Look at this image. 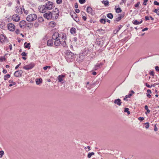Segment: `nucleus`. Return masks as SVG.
<instances>
[{
  "mask_svg": "<svg viewBox=\"0 0 159 159\" xmlns=\"http://www.w3.org/2000/svg\"><path fill=\"white\" fill-rule=\"evenodd\" d=\"M62 0H56V2L57 4H60L62 3Z\"/></svg>",
  "mask_w": 159,
  "mask_h": 159,
  "instance_id": "37998d69",
  "label": "nucleus"
},
{
  "mask_svg": "<svg viewBox=\"0 0 159 159\" xmlns=\"http://www.w3.org/2000/svg\"><path fill=\"white\" fill-rule=\"evenodd\" d=\"M75 7L76 8H77L78 7L77 3L76 2L75 4Z\"/></svg>",
  "mask_w": 159,
  "mask_h": 159,
  "instance_id": "69168bd1",
  "label": "nucleus"
},
{
  "mask_svg": "<svg viewBox=\"0 0 159 159\" xmlns=\"http://www.w3.org/2000/svg\"><path fill=\"white\" fill-rule=\"evenodd\" d=\"M94 153L93 152H89L88 154L87 157L89 158H90L91 156L94 155Z\"/></svg>",
  "mask_w": 159,
  "mask_h": 159,
  "instance_id": "72a5a7b5",
  "label": "nucleus"
},
{
  "mask_svg": "<svg viewBox=\"0 0 159 159\" xmlns=\"http://www.w3.org/2000/svg\"><path fill=\"white\" fill-rule=\"evenodd\" d=\"M145 85L148 88H151L152 87V85L151 86H150V85H149L147 83H146L145 84Z\"/></svg>",
  "mask_w": 159,
  "mask_h": 159,
  "instance_id": "4d7b16f0",
  "label": "nucleus"
},
{
  "mask_svg": "<svg viewBox=\"0 0 159 159\" xmlns=\"http://www.w3.org/2000/svg\"><path fill=\"white\" fill-rule=\"evenodd\" d=\"M155 69L157 71L159 72V67L158 66H156Z\"/></svg>",
  "mask_w": 159,
  "mask_h": 159,
  "instance_id": "8fccbe9b",
  "label": "nucleus"
},
{
  "mask_svg": "<svg viewBox=\"0 0 159 159\" xmlns=\"http://www.w3.org/2000/svg\"><path fill=\"white\" fill-rule=\"evenodd\" d=\"M15 33L16 34H18L20 33V31L19 29H16L15 31Z\"/></svg>",
  "mask_w": 159,
  "mask_h": 159,
  "instance_id": "864d4df0",
  "label": "nucleus"
},
{
  "mask_svg": "<svg viewBox=\"0 0 159 159\" xmlns=\"http://www.w3.org/2000/svg\"><path fill=\"white\" fill-rule=\"evenodd\" d=\"M70 15L71 17H72L76 22L79 21V19L77 17V15L75 12H71L70 13Z\"/></svg>",
  "mask_w": 159,
  "mask_h": 159,
  "instance_id": "1a4fd4ad",
  "label": "nucleus"
},
{
  "mask_svg": "<svg viewBox=\"0 0 159 159\" xmlns=\"http://www.w3.org/2000/svg\"><path fill=\"white\" fill-rule=\"evenodd\" d=\"M148 30V28H145L144 29H143L142 30V31L143 32L144 31H145L146 30Z\"/></svg>",
  "mask_w": 159,
  "mask_h": 159,
  "instance_id": "0e129e2a",
  "label": "nucleus"
},
{
  "mask_svg": "<svg viewBox=\"0 0 159 159\" xmlns=\"http://www.w3.org/2000/svg\"><path fill=\"white\" fill-rule=\"evenodd\" d=\"M123 25H120L118 26V30H117V32H118L120 29L122 27Z\"/></svg>",
  "mask_w": 159,
  "mask_h": 159,
  "instance_id": "5fc2aeb1",
  "label": "nucleus"
},
{
  "mask_svg": "<svg viewBox=\"0 0 159 159\" xmlns=\"http://www.w3.org/2000/svg\"><path fill=\"white\" fill-rule=\"evenodd\" d=\"M54 44L55 46L58 47L60 44H62V42L61 41L60 39H58L57 40L53 41Z\"/></svg>",
  "mask_w": 159,
  "mask_h": 159,
  "instance_id": "dca6fc26",
  "label": "nucleus"
},
{
  "mask_svg": "<svg viewBox=\"0 0 159 159\" xmlns=\"http://www.w3.org/2000/svg\"><path fill=\"white\" fill-rule=\"evenodd\" d=\"M82 19L84 20L85 21L86 20L87 18H86V16H82Z\"/></svg>",
  "mask_w": 159,
  "mask_h": 159,
  "instance_id": "680f3d73",
  "label": "nucleus"
},
{
  "mask_svg": "<svg viewBox=\"0 0 159 159\" xmlns=\"http://www.w3.org/2000/svg\"><path fill=\"white\" fill-rule=\"evenodd\" d=\"M76 31V29L74 27L71 28L70 30V33L72 34H74L75 33Z\"/></svg>",
  "mask_w": 159,
  "mask_h": 159,
  "instance_id": "393cba45",
  "label": "nucleus"
},
{
  "mask_svg": "<svg viewBox=\"0 0 159 159\" xmlns=\"http://www.w3.org/2000/svg\"><path fill=\"white\" fill-rule=\"evenodd\" d=\"M25 27H27L29 28V29H30L33 26V24L31 23H27L25 25Z\"/></svg>",
  "mask_w": 159,
  "mask_h": 159,
  "instance_id": "a878e982",
  "label": "nucleus"
},
{
  "mask_svg": "<svg viewBox=\"0 0 159 159\" xmlns=\"http://www.w3.org/2000/svg\"><path fill=\"white\" fill-rule=\"evenodd\" d=\"M26 24V21L24 20H22L20 21L19 23L20 26L21 28H23L24 27H25V25Z\"/></svg>",
  "mask_w": 159,
  "mask_h": 159,
  "instance_id": "a211bd4d",
  "label": "nucleus"
},
{
  "mask_svg": "<svg viewBox=\"0 0 159 159\" xmlns=\"http://www.w3.org/2000/svg\"><path fill=\"white\" fill-rule=\"evenodd\" d=\"M16 82H14L12 83H11V84H10L9 85V86L11 87L13 85H16Z\"/></svg>",
  "mask_w": 159,
  "mask_h": 159,
  "instance_id": "49530a36",
  "label": "nucleus"
},
{
  "mask_svg": "<svg viewBox=\"0 0 159 159\" xmlns=\"http://www.w3.org/2000/svg\"><path fill=\"white\" fill-rule=\"evenodd\" d=\"M56 25V23L54 21H51L49 24V26L51 27H54Z\"/></svg>",
  "mask_w": 159,
  "mask_h": 159,
  "instance_id": "b1692460",
  "label": "nucleus"
},
{
  "mask_svg": "<svg viewBox=\"0 0 159 159\" xmlns=\"http://www.w3.org/2000/svg\"><path fill=\"white\" fill-rule=\"evenodd\" d=\"M128 39V37H126L124 38L123 39H122V40H121L122 42H124L125 41Z\"/></svg>",
  "mask_w": 159,
  "mask_h": 159,
  "instance_id": "ea45409f",
  "label": "nucleus"
},
{
  "mask_svg": "<svg viewBox=\"0 0 159 159\" xmlns=\"http://www.w3.org/2000/svg\"><path fill=\"white\" fill-rule=\"evenodd\" d=\"M65 77V75H59L57 78L58 82L61 83V84H63L64 83V79L63 78Z\"/></svg>",
  "mask_w": 159,
  "mask_h": 159,
  "instance_id": "f8f14e48",
  "label": "nucleus"
},
{
  "mask_svg": "<svg viewBox=\"0 0 159 159\" xmlns=\"http://www.w3.org/2000/svg\"><path fill=\"white\" fill-rule=\"evenodd\" d=\"M85 2V0H79V2L81 4L84 3Z\"/></svg>",
  "mask_w": 159,
  "mask_h": 159,
  "instance_id": "79ce46f5",
  "label": "nucleus"
},
{
  "mask_svg": "<svg viewBox=\"0 0 159 159\" xmlns=\"http://www.w3.org/2000/svg\"><path fill=\"white\" fill-rule=\"evenodd\" d=\"M132 96V94L129 93L128 95H126L125 96L126 98H128Z\"/></svg>",
  "mask_w": 159,
  "mask_h": 159,
  "instance_id": "6e6d98bb",
  "label": "nucleus"
},
{
  "mask_svg": "<svg viewBox=\"0 0 159 159\" xmlns=\"http://www.w3.org/2000/svg\"><path fill=\"white\" fill-rule=\"evenodd\" d=\"M51 66H46L45 67H44L43 68V69L44 70H47V69L48 68H50Z\"/></svg>",
  "mask_w": 159,
  "mask_h": 159,
  "instance_id": "c03bdc74",
  "label": "nucleus"
},
{
  "mask_svg": "<svg viewBox=\"0 0 159 159\" xmlns=\"http://www.w3.org/2000/svg\"><path fill=\"white\" fill-rule=\"evenodd\" d=\"M129 109L127 108H125L124 110V112H127L128 115L130 114V113L129 111Z\"/></svg>",
  "mask_w": 159,
  "mask_h": 159,
  "instance_id": "e433bc0d",
  "label": "nucleus"
},
{
  "mask_svg": "<svg viewBox=\"0 0 159 159\" xmlns=\"http://www.w3.org/2000/svg\"><path fill=\"white\" fill-rule=\"evenodd\" d=\"M10 77V75L9 74H7L5 75L4 76V80H7L8 78H9Z\"/></svg>",
  "mask_w": 159,
  "mask_h": 159,
  "instance_id": "473e14b6",
  "label": "nucleus"
},
{
  "mask_svg": "<svg viewBox=\"0 0 159 159\" xmlns=\"http://www.w3.org/2000/svg\"><path fill=\"white\" fill-rule=\"evenodd\" d=\"M60 36H59V33L57 32H54L52 35V40L54 39H56L57 38H60Z\"/></svg>",
  "mask_w": 159,
  "mask_h": 159,
  "instance_id": "f3484780",
  "label": "nucleus"
},
{
  "mask_svg": "<svg viewBox=\"0 0 159 159\" xmlns=\"http://www.w3.org/2000/svg\"><path fill=\"white\" fill-rule=\"evenodd\" d=\"M154 4L155 5L159 6V2H158L157 1H155L154 2Z\"/></svg>",
  "mask_w": 159,
  "mask_h": 159,
  "instance_id": "de8ad7c7",
  "label": "nucleus"
},
{
  "mask_svg": "<svg viewBox=\"0 0 159 159\" xmlns=\"http://www.w3.org/2000/svg\"><path fill=\"white\" fill-rule=\"evenodd\" d=\"M121 11V10L120 7H118L116 10V11L117 13H119Z\"/></svg>",
  "mask_w": 159,
  "mask_h": 159,
  "instance_id": "f704fd0d",
  "label": "nucleus"
},
{
  "mask_svg": "<svg viewBox=\"0 0 159 159\" xmlns=\"http://www.w3.org/2000/svg\"><path fill=\"white\" fill-rule=\"evenodd\" d=\"M12 19L15 21L18 22L19 21L20 18L18 15L15 14L12 16Z\"/></svg>",
  "mask_w": 159,
  "mask_h": 159,
  "instance_id": "4468645a",
  "label": "nucleus"
},
{
  "mask_svg": "<svg viewBox=\"0 0 159 159\" xmlns=\"http://www.w3.org/2000/svg\"><path fill=\"white\" fill-rule=\"evenodd\" d=\"M107 16L108 18L110 19H112L113 17V14L111 13L107 14Z\"/></svg>",
  "mask_w": 159,
  "mask_h": 159,
  "instance_id": "c756f323",
  "label": "nucleus"
},
{
  "mask_svg": "<svg viewBox=\"0 0 159 159\" xmlns=\"http://www.w3.org/2000/svg\"><path fill=\"white\" fill-rule=\"evenodd\" d=\"M23 9L24 11V13L26 15L28 13V11L25 10V9L24 8H23Z\"/></svg>",
  "mask_w": 159,
  "mask_h": 159,
  "instance_id": "bf43d9fd",
  "label": "nucleus"
},
{
  "mask_svg": "<svg viewBox=\"0 0 159 159\" xmlns=\"http://www.w3.org/2000/svg\"><path fill=\"white\" fill-rule=\"evenodd\" d=\"M65 58L68 62L72 61L75 58L74 54L70 51L67 50L66 52Z\"/></svg>",
  "mask_w": 159,
  "mask_h": 159,
  "instance_id": "f03ea898",
  "label": "nucleus"
},
{
  "mask_svg": "<svg viewBox=\"0 0 159 159\" xmlns=\"http://www.w3.org/2000/svg\"><path fill=\"white\" fill-rule=\"evenodd\" d=\"M53 41L52 39H50L47 41V46H53Z\"/></svg>",
  "mask_w": 159,
  "mask_h": 159,
  "instance_id": "aec40b11",
  "label": "nucleus"
},
{
  "mask_svg": "<svg viewBox=\"0 0 159 159\" xmlns=\"http://www.w3.org/2000/svg\"><path fill=\"white\" fill-rule=\"evenodd\" d=\"M148 0H143V4L144 5H147V2L148 1Z\"/></svg>",
  "mask_w": 159,
  "mask_h": 159,
  "instance_id": "603ef678",
  "label": "nucleus"
},
{
  "mask_svg": "<svg viewBox=\"0 0 159 159\" xmlns=\"http://www.w3.org/2000/svg\"><path fill=\"white\" fill-rule=\"evenodd\" d=\"M35 66V64L33 62H31L28 65H26L23 67V68L26 70H29L32 69Z\"/></svg>",
  "mask_w": 159,
  "mask_h": 159,
  "instance_id": "0eeeda50",
  "label": "nucleus"
},
{
  "mask_svg": "<svg viewBox=\"0 0 159 159\" xmlns=\"http://www.w3.org/2000/svg\"><path fill=\"white\" fill-rule=\"evenodd\" d=\"M23 71L21 70H20L15 72L14 73V75L15 76L18 77L19 76L21 77Z\"/></svg>",
  "mask_w": 159,
  "mask_h": 159,
  "instance_id": "ddd939ff",
  "label": "nucleus"
},
{
  "mask_svg": "<svg viewBox=\"0 0 159 159\" xmlns=\"http://www.w3.org/2000/svg\"><path fill=\"white\" fill-rule=\"evenodd\" d=\"M75 11V12L77 13H79L80 11V10L79 9H76Z\"/></svg>",
  "mask_w": 159,
  "mask_h": 159,
  "instance_id": "774afa93",
  "label": "nucleus"
},
{
  "mask_svg": "<svg viewBox=\"0 0 159 159\" xmlns=\"http://www.w3.org/2000/svg\"><path fill=\"white\" fill-rule=\"evenodd\" d=\"M102 3L104 4V5L105 6H107L109 5V2L107 0H103V1L102 2Z\"/></svg>",
  "mask_w": 159,
  "mask_h": 159,
  "instance_id": "7c9ffc66",
  "label": "nucleus"
},
{
  "mask_svg": "<svg viewBox=\"0 0 159 159\" xmlns=\"http://www.w3.org/2000/svg\"><path fill=\"white\" fill-rule=\"evenodd\" d=\"M138 119H139V120H140L142 121V120H144V118L143 117H139L138 118Z\"/></svg>",
  "mask_w": 159,
  "mask_h": 159,
  "instance_id": "13d9d810",
  "label": "nucleus"
},
{
  "mask_svg": "<svg viewBox=\"0 0 159 159\" xmlns=\"http://www.w3.org/2000/svg\"><path fill=\"white\" fill-rule=\"evenodd\" d=\"M154 130L155 131H156L157 130V128L156 126V125H154Z\"/></svg>",
  "mask_w": 159,
  "mask_h": 159,
  "instance_id": "052dcab7",
  "label": "nucleus"
},
{
  "mask_svg": "<svg viewBox=\"0 0 159 159\" xmlns=\"http://www.w3.org/2000/svg\"><path fill=\"white\" fill-rule=\"evenodd\" d=\"M59 13V10L58 8H56L54 9L51 13L52 19L54 20H56L58 18Z\"/></svg>",
  "mask_w": 159,
  "mask_h": 159,
  "instance_id": "7ed1b4c3",
  "label": "nucleus"
},
{
  "mask_svg": "<svg viewBox=\"0 0 159 159\" xmlns=\"http://www.w3.org/2000/svg\"><path fill=\"white\" fill-rule=\"evenodd\" d=\"M27 53H26L25 52H23L21 53V55L22 56H26L27 55Z\"/></svg>",
  "mask_w": 159,
  "mask_h": 159,
  "instance_id": "a18cd8bd",
  "label": "nucleus"
},
{
  "mask_svg": "<svg viewBox=\"0 0 159 159\" xmlns=\"http://www.w3.org/2000/svg\"><path fill=\"white\" fill-rule=\"evenodd\" d=\"M2 72L4 74H6L7 73V70H6V69H3V71H2Z\"/></svg>",
  "mask_w": 159,
  "mask_h": 159,
  "instance_id": "338daca9",
  "label": "nucleus"
},
{
  "mask_svg": "<svg viewBox=\"0 0 159 159\" xmlns=\"http://www.w3.org/2000/svg\"><path fill=\"white\" fill-rule=\"evenodd\" d=\"M54 7L52 2L48 1L46 3L45 5H41L39 6L38 9L40 12L43 13L46 11L47 10H50Z\"/></svg>",
  "mask_w": 159,
  "mask_h": 159,
  "instance_id": "f257e3e1",
  "label": "nucleus"
},
{
  "mask_svg": "<svg viewBox=\"0 0 159 159\" xmlns=\"http://www.w3.org/2000/svg\"><path fill=\"white\" fill-rule=\"evenodd\" d=\"M144 125H146L145 126V128L146 129H147L149 128V123L148 122H146V123H145Z\"/></svg>",
  "mask_w": 159,
  "mask_h": 159,
  "instance_id": "58836bf2",
  "label": "nucleus"
},
{
  "mask_svg": "<svg viewBox=\"0 0 159 159\" xmlns=\"http://www.w3.org/2000/svg\"><path fill=\"white\" fill-rule=\"evenodd\" d=\"M143 22V20L142 19L140 21H138L137 20H135L133 21V23L135 25H138L141 24Z\"/></svg>",
  "mask_w": 159,
  "mask_h": 159,
  "instance_id": "4be33fe9",
  "label": "nucleus"
},
{
  "mask_svg": "<svg viewBox=\"0 0 159 159\" xmlns=\"http://www.w3.org/2000/svg\"><path fill=\"white\" fill-rule=\"evenodd\" d=\"M123 18L121 14H118V16H116V18L114 20L115 23H116L117 22L119 21Z\"/></svg>",
  "mask_w": 159,
  "mask_h": 159,
  "instance_id": "2eb2a0df",
  "label": "nucleus"
},
{
  "mask_svg": "<svg viewBox=\"0 0 159 159\" xmlns=\"http://www.w3.org/2000/svg\"><path fill=\"white\" fill-rule=\"evenodd\" d=\"M16 8V13H17L19 14H21L22 13V9L21 7L19 8V7H17Z\"/></svg>",
  "mask_w": 159,
  "mask_h": 159,
  "instance_id": "412c9836",
  "label": "nucleus"
},
{
  "mask_svg": "<svg viewBox=\"0 0 159 159\" xmlns=\"http://www.w3.org/2000/svg\"><path fill=\"white\" fill-rule=\"evenodd\" d=\"M42 82V79L41 78L37 79L36 80V82L37 84L39 85Z\"/></svg>",
  "mask_w": 159,
  "mask_h": 159,
  "instance_id": "bb28decb",
  "label": "nucleus"
},
{
  "mask_svg": "<svg viewBox=\"0 0 159 159\" xmlns=\"http://www.w3.org/2000/svg\"><path fill=\"white\" fill-rule=\"evenodd\" d=\"M140 4V2H138L137 3L134 5L135 7H138L139 6V5Z\"/></svg>",
  "mask_w": 159,
  "mask_h": 159,
  "instance_id": "09e8293b",
  "label": "nucleus"
},
{
  "mask_svg": "<svg viewBox=\"0 0 159 159\" xmlns=\"http://www.w3.org/2000/svg\"><path fill=\"white\" fill-rule=\"evenodd\" d=\"M4 154V152L3 151L1 150L0 151V158H2Z\"/></svg>",
  "mask_w": 159,
  "mask_h": 159,
  "instance_id": "4c0bfd02",
  "label": "nucleus"
},
{
  "mask_svg": "<svg viewBox=\"0 0 159 159\" xmlns=\"http://www.w3.org/2000/svg\"><path fill=\"white\" fill-rule=\"evenodd\" d=\"M149 18L148 16H146L145 17V20H149Z\"/></svg>",
  "mask_w": 159,
  "mask_h": 159,
  "instance_id": "e2e57ef3",
  "label": "nucleus"
},
{
  "mask_svg": "<svg viewBox=\"0 0 159 159\" xmlns=\"http://www.w3.org/2000/svg\"><path fill=\"white\" fill-rule=\"evenodd\" d=\"M30 43H27L26 42L25 43H24L25 48H28L29 49H30Z\"/></svg>",
  "mask_w": 159,
  "mask_h": 159,
  "instance_id": "c85d7f7f",
  "label": "nucleus"
},
{
  "mask_svg": "<svg viewBox=\"0 0 159 159\" xmlns=\"http://www.w3.org/2000/svg\"><path fill=\"white\" fill-rule=\"evenodd\" d=\"M0 43L5 45L9 43V41L5 35L1 34L0 35Z\"/></svg>",
  "mask_w": 159,
  "mask_h": 159,
  "instance_id": "20e7f679",
  "label": "nucleus"
},
{
  "mask_svg": "<svg viewBox=\"0 0 159 159\" xmlns=\"http://www.w3.org/2000/svg\"><path fill=\"white\" fill-rule=\"evenodd\" d=\"M43 16L44 18L47 19H52V17L51 15V12L50 11H48L47 13L44 14Z\"/></svg>",
  "mask_w": 159,
  "mask_h": 159,
  "instance_id": "9b49d317",
  "label": "nucleus"
},
{
  "mask_svg": "<svg viewBox=\"0 0 159 159\" xmlns=\"http://www.w3.org/2000/svg\"><path fill=\"white\" fill-rule=\"evenodd\" d=\"M38 22H40V23L43 22L44 21V20L43 18L42 17H39L38 18Z\"/></svg>",
  "mask_w": 159,
  "mask_h": 159,
  "instance_id": "2f4dec72",
  "label": "nucleus"
},
{
  "mask_svg": "<svg viewBox=\"0 0 159 159\" xmlns=\"http://www.w3.org/2000/svg\"><path fill=\"white\" fill-rule=\"evenodd\" d=\"M88 48H85L84 50L82 53L84 55H87L88 53Z\"/></svg>",
  "mask_w": 159,
  "mask_h": 159,
  "instance_id": "cd10ccee",
  "label": "nucleus"
},
{
  "mask_svg": "<svg viewBox=\"0 0 159 159\" xmlns=\"http://www.w3.org/2000/svg\"><path fill=\"white\" fill-rule=\"evenodd\" d=\"M149 74L150 75H152V76H153L154 75V72L153 71H151L149 73Z\"/></svg>",
  "mask_w": 159,
  "mask_h": 159,
  "instance_id": "3c124183",
  "label": "nucleus"
},
{
  "mask_svg": "<svg viewBox=\"0 0 159 159\" xmlns=\"http://www.w3.org/2000/svg\"><path fill=\"white\" fill-rule=\"evenodd\" d=\"M37 18V15L34 14H30L26 17V20L28 22L33 21Z\"/></svg>",
  "mask_w": 159,
  "mask_h": 159,
  "instance_id": "39448f33",
  "label": "nucleus"
},
{
  "mask_svg": "<svg viewBox=\"0 0 159 159\" xmlns=\"http://www.w3.org/2000/svg\"><path fill=\"white\" fill-rule=\"evenodd\" d=\"M86 11L88 13L91 14L92 16H93L95 14V11L93 10L90 7H87Z\"/></svg>",
  "mask_w": 159,
  "mask_h": 159,
  "instance_id": "9d476101",
  "label": "nucleus"
},
{
  "mask_svg": "<svg viewBox=\"0 0 159 159\" xmlns=\"http://www.w3.org/2000/svg\"><path fill=\"white\" fill-rule=\"evenodd\" d=\"M115 103L117 104L119 106H120L121 104V100L119 99H116L114 102Z\"/></svg>",
  "mask_w": 159,
  "mask_h": 159,
  "instance_id": "5701e85b",
  "label": "nucleus"
},
{
  "mask_svg": "<svg viewBox=\"0 0 159 159\" xmlns=\"http://www.w3.org/2000/svg\"><path fill=\"white\" fill-rule=\"evenodd\" d=\"M100 22L102 24H105L106 22V20L104 19H101L100 20Z\"/></svg>",
  "mask_w": 159,
  "mask_h": 159,
  "instance_id": "c9c22d12",
  "label": "nucleus"
},
{
  "mask_svg": "<svg viewBox=\"0 0 159 159\" xmlns=\"http://www.w3.org/2000/svg\"><path fill=\"white\" fill-rule=\"evenodd\" d=\"M61 38L62 39V45L64 47H65L66 45V36L65 34L63 33H62Z\"/></svg>",
  "mask_w": 159,
  "mask_h": 159,
  "instance_id": "423d86ee",
  "label": "nucleus"
},
{
  "mask_svg": "<svg viewBox=\"0 0 159 159\" xmlns=\"http://www.w3.org/2000/svg\"><path fill=\"white\" fill-rule=\"evenodd\" d=\"M103 65V64L101 63H98L96 65H95L94 69V70H97L101 68V66Z\"/></svg>",
  "mask_w": 159,
  "mask_h": 159,
  "instance_id": "6ab92c4d",
  "label": "nucleus"
},
{
  "mask_svg": "<svg viewBox=\"0 0 159 159\" xmlns=\"http://www.w3.org/2000/svg\"><path fill=\"white\" fill-rule=\"evenodd\" d=\"M6 60V58L4 57H1L0 58V61L2 62L3 61H5Z\"/></svg>",
  "mask_w": 159,
  "mask_h": 159,
  "instance_id": "a19ab883",
  "label": "nucleus"
},
{
  "mask_svg": "<svg viewBox=\"0 0 159 159\" xmlns=\"http://www.w3.org/2000/svg\"><path fill=\"white\" fill-rule=\"evenodd\" d=\"M7 27L8 29L11 31H13L15 30V25L11 23L7 24Z\"/></svg>",
  "mask_w": 159,
  "mask_h": 159,
  "instance_id": "6e6552de",
  "label": "nucleus"
}]
</instances>
